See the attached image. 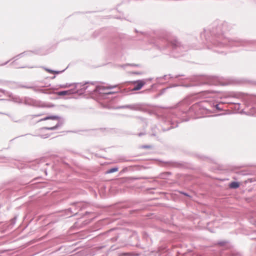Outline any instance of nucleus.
<instances>
[{"label":"nucleus","instance_id":"obj_1","mask_svg":"<svg viewBox=\"0 0 256 256\" xmlns=\"http://www.w3.org/2000/svg\"><path fill=\"white\" fill-rule=\"evenodd\" d=\"M74 86V89H72L70 90H65V91H62V92H58V95L60 96H64V95H66V94H74V93H76L78 92V88H80L81 86H82V85L81 84H66L64 87V88H68V87H70V86Z\"/></svg>","mask_w":256,"mask_h":256},{"label":"nucleus","instance_id":"obj_2","mask_svg":"<svg viewBox=\"0 0 256 256\" xmlns=\"http://www.w3.org/2000/svg\"><path fill=\"white\" fill-rule=\"evenodd\" d=\"M52 120L53 121H56V124H54V126H46L44 128L47 129V130H54V129L58 128L60 126L59 122L60 120V116H48L44 119L40 120V121H42V120Z\"/></svg>","mask_w":256,"mask_h":256},{"label":"nucleus","instance_id":"obj_3","mask_svg":"<svg viewBox=\"0 0 256 256\" xmlns=\"http://www.w3.org/2000/svg\"><path fill=\"white\" fill-rule=\"evenodd\" d=\"M134 83L136 84V85L133 88V90H138L141 89L145 84V82L142 80H138L134 82Z\"/></svg>","mask_w":256,"mask_h":256},{"label":"nucleus","instance_id":"obj_4","mask_svg":"<svg viewBox=\"0 0 256 256\" xmlns=\"http://www.w3.org/2000/svg\"><path fill=\"white\" fill-rule=\"evenodd\" d=\"M240 183L238 182H232L230 184L229 186L232 188H236L240 186Z\"/></svg>","mask_w":256,"mask_h":256},{"label":"nucleus","instance_id":"obj_5","mask_svg":"<svg viewBox=\"0 0 256 256\" xmlns=\"http://www.w3.org/2000/svg\"><path fill=\"white\" fill-rule=\"evenodd\" d=\"M118 170V168H114L110 169L108 170L106 172V173L107 174L112 173V172H117Z\"/></svg>","mask_w":256,"mask_h":256},{"label":"nucleus","instance_id":"obj_6","mask_svg":"<svg viewBox=\"0 0 256 256\" xmlns=\"http://www.w3.org/2000/svg\"><path fill=\"white\" fill-rule=\"evenodd\" d=\"M36 90L38 91V92H42L48 93V90L39 89V90Z\"/></svg>","mask_w":256,"mask_h":256},{"label":"nucleus","instance_id":"obj_7","mask_svg":"<svg viewBox=\"0 0 256 256\" xmlns=\"http://www.w3.org/2000/svg\"><path fill=\"white\" fill-rule=\"evenodd\" d=\"M106 93L107 94H113L114 92H106Z\"/></svg>","mask_w":256,"mask_h":256},{"label":"nucleus","instance_id":"obj_8","mask_svg":"<svg viewBox=\"0 0 256 256\" xmlns=\"http://www.w3.org/2000/svg\"><path fill=\"white\" fill-rule=\"evenodd\" d=\"M112 87L111 86H108V87H107L106 88V89H110Z\"/></svg>","mask_w":256,"mask_h":256},{"label":"nucleus","instance_id":"obj_9","mask_svg":"<svg viewBox=\"0 0 256 256\" xmlns=\"http://www.w3.org/2000/svg\"><path fill=\"white\" fill-rule=\"evenodd\" d=\"M100 90H101V89H102V90H103V89H105V88H104V87H101V88H100Z\"/></svg>","mask_w":256,"mask_h":256},{"label":"nucleus","instance_id":"obj_10","mask_svg":"<svg viewBox=\"0 0 256 256\" xmlns=\"http://www.w3.org/2000/svg\"><path fill=\"white\" fill-rule=\"evenodd\" d=\"M84 89H86V87H84Z\"/></svg>","mask_w":256,"mask_h":256},{"label":"nucleus","instance_id":"obj_11","mask_svg":"<svg viewBox=\"0 0 256 256\" xmlns=\"http://www.w3.org/2000/svg\"><path fill=\"white\" fill-rule=\"evenodd\" d=\"M52 126L51 124H50V125L48 126Z\"/></svg>","mask_w":256,"mask_h":256}]
</instances>
